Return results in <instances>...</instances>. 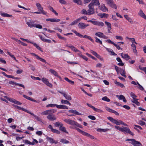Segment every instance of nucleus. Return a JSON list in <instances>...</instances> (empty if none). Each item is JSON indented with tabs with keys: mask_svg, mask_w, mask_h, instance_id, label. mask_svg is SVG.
<instances>
[{
	"mask_svg": "<svg viewBox=\"0 0 146 146\" xmlns=\"http://www.w3.org/2000/svg\"><path fill=\"white\" fill-rule=\"evenodd\" d=\"M56 110L52 109L48 110L42 112L41 114L43 115H48L46 118L50 121H53L56 120L57 118L55 115L53 114L55 113Z\"/></svg>",
	"mask_w": 146,
	"mask_h": 146,
	"instance_id": "obj_1",
	"label": "nucleus"
},
{
	"mask_svg": "<svg viewBox=\"0 0 146 146\" xmlns=\"http://www.w3.org/2000/svg\"><path fill=\"white\" fill-rule=\"evenodd\" d=\"M107 118L111 122L114 123L116 124L117 125H120V124H122L123 125L127 126L128 125L123 122L122 121L120 120H116L114 119L112 117H108Z\"/></svg>",
	"mask_w": 146,
	"mask_h": 146,
	"instance_id": "obj_2",
	"label": "nucleus"
},
{
	"mask_svg": "<svg viewBox=\"0 0 146 146\" xmlns=\"http://www.w3.org/2000/svg\"><path fill=\"white\" fill-rule=\"evenodd\" d=\"M126 141H131L129 143L133 145L134 146H142L141 143L133 139H128L126 140Z\"/></svg>",
	"mask_w": 146,
	"mask_h": 146,
	"instance_id": "obj_3",
	"label": "nucleus"
},
{
	"mask_svg": "<svg viewBox=\"0 0 146 146\" xmlns=\"http://www.w3.org/2000/svg\"><path fill=\"white\" fill-rule=\"evenodd\" d=\"M73 32L76 35L80 37V38H85L88 39L89 40H90L92 42H94V40L90 36H88L86 35H85L84 36L80 34L79 33L77 32L76 31H73Z\"/></svg>",
	"mask_w": 146,
	"mask_h": 146,
	"instance_id": "obj_4",
	"label": "nucleus"
},
{
	"mask_svg": "<svg viewBox=\"0 0 146 146\" xmlns=\"http://www.w3.org/2000/svg\"><path fill=\"white\" fill-rule=\"evenodd\" d=\"M100 4V3L99 0H95V1L93 2H91L89 4L88 7L90 9L94 11V5H99Z\"/></svg>",
	"mask_w": 146,
	"mask_h": 146,
	"instance_id": "obj_5",
	"label": "nucleus"
},
{
	"mask_svg": "<svg viewBox=\"0 0 146 146\" xmlns=\"http://www.w3.org/2000/svg\"><path fill=\"white\" fill-rule=\"evenodd\" d=\"M81 13L83 14L90 15L94 13L95 11L90 9L87 11L86 9H84L82 10Z\"/></svg>",
	"mask_w": 146,
	"mask_h": 146,
	"instance_id": "obj_6",
	"label": "nucleus"
},
{
	"mask_svg": "<svg viewBox=\"0 0 146 146\" xmlns=\"http://www.w3.org/2000/svg\"><path fill=\"white\" fill-rule=\"evenodd\" d=\"M36 5L37 7L38 10L41 12V13L43 15H46L47 13L45 12L43 10V7L41 6L40 3H36Z\"/></svg>",
	"mask_w": 146,
	"mask_h": 146,
	"instance_id": "obj_7",
	"label": "nucleus"
},
{
	"mask_svg": "<svg viewBox=\"0 0 146 146\" xmlns=\"http://www.w3.org/2000/svg\"><path fill=\"white\" fill-rule=\"evenodd\" d=\"M121 131L124 133H125V132L133 136L134 135L133 133L130 131V129L127 127H123V128H122Z\"/></svg>",
	"mask_w": 146,
	"mask_h": 146,
	"instance_id": "obj_8",
	"label": "nucleus"
},
{
	"mask_svg": "<svg viewBox=\"0 0 146 146\" xmlns=\"http://www.w3.org/2000/svg\"><path fill=\"white\" fill-rule=\"evenodd\" d=\"M88 22H91L94 25H98L99 26H103L104 25V23L103 22H100L98 21L88 20Z\"/></svg>",
	"mask_w": 146,
	"mask_h": 146,
	"instance_id": "obj_9",
	"label": "nucleus"
},
{
	"mask_svg": "<svg viewBox=\"0 0 146 146\" xmlns=\"http://www.w3.org/2000/svg\"><path fill=\"white\" fill-rule=\"evenodd\" d=\"M65 122L72 125H74L75 123V121L70 119H65L64 120Z\"/></svg>",
	"mask_w": 146,
	"mask_h": 146,
	"instance_id": "obj_10",
	"label": "nucleus"
},
{
	"mask_svg": "<svg viewBox=\"0 0 146 146\" xmlns=\"http://www.w3.org/2000/svg\"><path fill=\"white\" fill-rule=\"evenodd\" d=\"M99 8L104 12L108 11V9L104 4L101 5V6H99Z\"/></svg>",
	"mask_w": 146,
	"mask_h": 146,
	"instance_id": "obj_11",
	"label": "nucleus"
},
{
	"mask_svg": "<svg viewBox=\"0 0 146 146\" xmlns=\"http://www.w3.org/2000/svg\"><path fill=\"white\" fill-rule=\"evenodd\" d=\"M35 22V21L30 20L29 22H27V24L29 27L31 28L33 27H35V24L34 23Z\"/></svg>",
	"mask_w": 146,
	"mask_h": 146,
	"instance_id": "obj_12",
	"label": "nucleus"
},
{
	"mask_svg": "<svg viewBox=\"0 0 146 146\" xmlns=\"http://www.w3.org/2000/svg\"><path fill=\"white\" fill-rule=\"evenodd\" d=\"M106 109L107 111H108L109 112L113 113L115 114L116 115H119V113L118 112H117V111H115L111 109L108 108V107H106Z\"/></svg>",
	"mask_w": 146,
	"mask_h": 146,
	"instance_id": "obj_13",
	"label": "nucleus"
},
{
	"mask_svg": "<svg viewBox=\"0 0 146 146\" xmlns=\"http://www.w3.org/2000/svg\"><path fill=\"white\" fill-rule=\"evenodd\" d=\"M58 92L63 95L64 96L65 98L68 100H71L72 99V98L69 95H67L65 93H63L61 91H58Z\"/></svg>",
	"mask_w": 146,
	"mask_h": 146,
	"instance_id": "obj_14",
	"label": "nucleus"
},
{
	"mask_svg": "<svg viewBox=\"0 0 146 146\" xmlns=\"http://www.w3.org/2000/svg\"><path fill=\"white\" fill-rule=\"evenodd\" d=\"M47 21H50L52 22H58L60 21V19H56L55 18L47 19H46Z\"/></svg>",
	"mask_w": 146,
	"mask_h": 146,
	"instance_id": "obj_15",
	"label": "nucleus"
},
{
	"mask_svg": "<svg viewBox=\"0 0 146 146\" xmlns=\"http://www.w3.org/2000/svg\"><path fill=\"white\" fill-rule=\"evenodd\" d=\"M9 84H13V85H14L15 84V85H17L18 86H19L22 87L24 89L25 88V86H24L22 84H21L17 83H16V82H13L12 81H10L9 82Z\"/></svg>",
	"mask_w": 146,
	"mask_h": 146,
	"instance_id": "obj_16",
	"label": "nucleus"
},
{
	"mask_svg": "<svg viewBox=\"0 0 146 146\" xmlns=\"http://www.w3.org/2000/svg\"><path fill=\"white\" fill-rule=\"evenodd\" d=\"M121 56L122 58L126 59L127 60L131 59L130 57L127 54H123V53H121Z\"/></svg>",
	"mask_w": 146,
	"mask_h": 146,
	"instance_id": "obj_17",
	"label": "nucleus"
},
{
	"mask_svg": "<svg viewBox=\"0 0 146 146\" xmlns=\"http://www.w3.org/2000/svg\"><path fill=\"white\" fill-rule=\"evenodd\" d=\"M138 14L141 17L146 20V16L143 13V11L141 9L140 10V11L138 13Z\"/></svg>",
	"mask_w": 146,
	"mask_h": 146,
	"instance_id": "obj_18",
	"label": "nucleus"
},
{
	"mask_svg": "<svg viewBox=\"0 0 146 146\" xmlns=\"http://www.w3.org/2000/svg\"><path fill=\"white\" fill-rule=\"evenodd\" d=\"M23 97L25 98H26L27 100H30L31 101L34 102H37L38 103L39 102H38L36 100H35L33 99V98H30V97H29L25 95H23Z\"/></svg>",
	"mask_w": 146,
	"mask_h": 146,
	"instance_id": "obj_19",
	"label": "nucleus"
},
{
	"mask_svg": "<svg viewBox=\"0 0 146 146\" xmlns=\"http://www.w3.org/2000/svg\"><path fill=\"white\" fill-rule=\"evenodd\" d=\"M39 36L40 39L43 42H46L48 43H51V41L50 40L45 39L41 35H39Z\"/></svg>",
	"mask_w": 146,
	"mask_h": 146,
	"instance_id": "obj_20",
	"label": "nucleus"
},
{
	"mask_svg": "<svg viewBox=\"0 0 146 146\" xmlns=\"http://www.w3.org/2000/svg\"><path fill=\"white\" fill-rule=\"evenodd\" d=\"M63 125H61V126L59 127V130L62 131L66 133H68V132L66 131V128L65 127L63 126Z\"/></svg>",
	"mask_w": 146,
	"mask_h": 146,
	"instance_id": "obj_21",
	"label": "nucleus"
},
{
	"mask_svg": "<svg viewBox=\"0 0 146 146\" xmlns=\"http://www.w3.org/2000/svg\"><path fill=\"white\" fill-rule=\"evenodd\" d=\"M14 106L15 107L21 110L28 113H29V111L23 108V107H19L18 106H17L15 105H14Z\"/></svg>",
	"mask_w": 146,
	"mask_h": 146,
	"instance_id": "obj_22",
	"label": "nucleus"
},
{
	"mask_svg": "<svg viewBox=\"0 0 146 146\" xmlns=\"http://www.w3.org/2000/svg\"><path fill=\"white\" fill-rule=\"evenodd\" d=\"M116 60L119 62L117 64L118 65L123 66L124 65V63L122 62V60L119 57H117L116 58Z\"/></svg>",
	"mask_w": 146,
	"mask_h": 146,
	"instance_id": "obj_23",
	"label": "nucleus"
},
{
	"mask_svg": "<svg viewBox=\"0 0 146 146\" xmlns=\"http://www.w3.org/2000/svg\"><path fill=\"white\" fill-rule=\"evenodd\" d=\"M46 139L48 141L52 143H54L55 144H56L58 143L57 141H55L54 139L52 138L48 137L46 138Z\"/></svg>",
	"mask_w": 146,
	"mask_h": 146,
	"instance_id": "obj_24",
	"label": "nucleus"
},
{
	"mask_svg": "<svg viewBox=\"0 0 146 146\" xmlns=\"http://www.w3.org/2000/svg\"><path fill=\"white\" fill-rule=\"evenodd\" d=\"M68 111L70 113H73L76 115H81V113H79L75 110H69Z\"/></svg>",
	"mask_w": 146,
	"mask_h": 146,
	"instance_id": "obj_25",
	"label": "nucleus"
},
{
	"mask_svg": "<svg viewBox=\"0 0 146 146\" xmlns=\"http://www.w3.org/2000/svg\"><path fill=\"white\" fill-rule=\"evenodd\" d=\"M85 24L83 23H80L78 25L79 28L81 29H85Z\"/></svg>",
	"mask_w": 146,
	"mask_h": 146,
	"instance_id": "obj_26",
	"label": "nucleus"
},
{
	"mask_svg": "<svg viewBox=\"0 0 146 146\" xmlns=\"http://www.w3.org/2000/svg\"><path fill=\"white\" fill-rule=\"evenodd\" d=\"M29 113L31 115H33L34 117H35L36 118L37 120H38V121H40L41 122L42 121V120L41 119L40 117L38 116H36V115H35L33 113H31L29 111Z\"/></svg>",
	"mask_w": 146,
	"mask_h": 146,
	"instance_id": "obj_27",
	"label": "nucleus"
},
{
	"mask_svg": "<svg viewBox=\"0 0 146 146\" xmlns=\"http://www.w3.org/2000/svg\"><path fill=\"white\" fill-rule=\"evenodd\" d=\"M56 107L58 108L59 109H68V108L66 106L63 105H57L56 106Z\"/></svg>",
	"mask_w": 146,
	"mask_h": 146,
	"instance_id": "obj_28",
	"label": "nucleus"
},
{
	"mask_svg": "<svg viewBox=\"0 0 146 146\" xmlns=\"http://www.w3.org/2000/svg\"><path fill=\"white\" fill-rule=\"evenodd\" d=\"M49 71L50 73L53 74L55 76H58V73L54 70L52 69H50L49 70Z\"/></svg>",
	"mask_w": 146,
	"mask_h": 146,
	"instance_id": "obj_29",
	"label": "nucleus"
},
{
	"mask_svg": "<svg viewBox=\"0 0 146 146\" xmlns=\"http://www.w3.org/2000/svg\"><path fill=\"white\" fill-rule=\"evenodd\" d=\"M118 99L119 100H123L124 102H127V100L125 97L122 95H121L119 96Z\"/></svg>",
	"mask_w": 146,
	"mask_h": 146,
	"instance_id": "obj_30",
	"label": "nucleus"
},
{
	"mask_svg": "<svg viewBox=\"0 0 146 146\" xmlns=\"http://www.w3.org/2000/svg\"><path fill=\"white\" fill-rule=\"evenodd\" d=\"M114 83L117 86H119L121 88H123L124 85L123 84H121L119 82H118L116 81H115L114 82Z\"/></svg>",
	"mask_w": 146,
	"mask_h": 146,
	"instance_id": "obj_31",
	"label": "nucleus"
},
{
	"mask_svg": "<svg viewBox=\"0 0 146 146\" xmlns=\"http://www.w3.org/2000/svg\"><path fill=\"white\" fill-rule=\"evenodd\" d=\"M109 5L111 8L115 9H116L117 8V5L114 3L113 1L109 4Z\"/></svg>",
	"mask_w": 146,
	"mask_h": 146,
	"instance_id": "obj_32",
	"label": "nucleus"
},
{
	"mask_svg": "<svg viewBox=\"0 0 146 146\" xmlns=\"http://www.w3.org/2000/svg\"><path fill=\"white\" fill-rule=\"evenodd\" d=\"M124 16L125 18L129 22H130L131 23H133L132 20L127 15H125Z\"/></svg>",
	"mask_w": 146,
	"mask_h": 146,
	"instance_id": "obj_33",
	"label": "nucleus"
},
{
	"mask_svg": "<svg viewBox=\"0 0 146 146\" xmlns=\"http://www.w3.org/2000/svg\"><path fill=\"white\" fill-rule=\"evenodd\" d=\"M8 54L12 58H13L14 60H15L17 62H18V61L16 60L15 57L14 56V55L11 54V53L9 51H7V52Z\"/></svg>",
	"mask_w": 146,
	"mask_h": 146,
	"instance_id": "obj_34",
	"label": "nucleus"
},
{
	"mask_svg": "<svg viewBox=\"0 0 146 146\" xmlns=\"http://www.w3.org/2000/svg\"><path fill=\"white\" fill-rule=\"evenodd\" d=\"M64 79L66 81L68 82L69 83H70L71 84L73 85L74 84V81L70 80L67 77H65Z\"/></svg>",
	"mask_w": 146,
	"mask_h": 146,
	"instance_id": "obj_35",
	"label": "nucleus"
},
{
	"mask_svg": "<svg viewBox=\"0 0 146 146\" xmlns=\"http://www.w3.org/2000/svg\"><path fill=\"white\" fill-rule=\"evenodd\" d=\"M54 125L55 127H58L59 126L60 127L61 125H63V124L59 121H57L54 123Z\"/></svg>",
	"mask_w": 146,
	"mask_h": 146,
	"instance_id": "obj_36",
	"label": "nucleus"
},
{
	"mask_svg": "<svg viewBox=\"0 0 146 146\" xmlns=\"http://www.w3.org/2000/svg\"><path fill=\"white\" fill-rule=\"evenodd\" d=\"M61 103L62 104H68L70 106L71 105L70 103L67 100H62L61 101Z\"/></svg>",
	"mask_w": 146,
	"mask_h": 146,
	"instance_id": "obj_37",
	"label": "nucleus"
},
{
	"mask_svg": "<svg viewBox=\"0 0 146 146\" xmlns=\"http://www.w3.org/2000/svg\"><path fill=\"white\" fill-rule=\"evenodd\" d=\"M138 100V99H135L134 100H131V102L135 103L137 106H139L140 105V103L137 101Z\"/></svg>",
	"mask_w": 146,
	"mask_h": 146,
	"instance_id": "obj_38",
	"label": "nucleus"
},
{
	"mask_svg": "<svg viewBox=\"0 0 146 146\" xmlns=\"http://www.w3.org/2000/svg\"><path fill=\"white\" fill-rule=\"evenodd\" d=\"M103 35V33H101V32L96 33L95 34V35L97 36L100 37H101V38H102Z\"/></svg>",
	"mask_w": 146,
	"mask_h": 146,
	"instance_id": "obj_39",
	"label": "nucleus"
},
{
	"mask_svg": "<svg viewBox=\"0 0 146 146\" xmlns=\"http://www.w3.org/2000/svg\"><path fill=\"white\" fill-rule=\"evenodd\" d=\"M73 1L74 3L78 4L81 5L82 4V2L80 0H73Z\"/></svg>",
	"mask_w": 146,
	"mask_h": 146,
	"instance_id": "obj_40",
	"label": "nucleus"
},
{
	"mask_svg": "<svg viewBox=\"0 0 146 146\" xmlns=\"http://www.w3.org/2000/svg\"><path fill=\"white\" fill-rule=\"evenodd\" d=\"M130 96L133 98V100L137 99L136 98L137 96L133 92H131L130 93Z\"/></svg>",
	"mask_w": 146,
	"mask_h": 146,
	"instance_id": "obj_41",
	"label": "nucleus"
},
{
	"mask_svg": "<svg viewBox=\"0 0 146 146\" xmlns=\"http://www.w3.org/2000/svg\"><path fill=\"white\" fill-rule=\"evenodd\" d=\"M125 70L123 69H121L120 74L121 76L125 78L126 77V76L125 75Z\"/></svg>",
	"mask_w": 146,
	"mask_h": 146,
	"instance_id": "obj_42",
	"label": "nucleus"
},
{
	"mask_svg": "<svg viewBox=\"0 0 146 146\" xmlns=\"http://www.w3.org/2000/svg\"><path fill=\"white\" fill-rule=\"evenodd\" d=\"M34 46L36 47V48L39 50H40L42 52L43 50H42V48H40L38 44H36V43H32Z\"/></svg>",
	"mask_w": 146,
	"mask_h": 146,
	"instance_id": "obj_43",
	"label": "nucleus"
},
{
	"mask_svg": "<svg viewBox=\"0 0 146 146\" xmlns=\"http://www.w3.org/2000/svg\"><path fill=\"white\" fill-rule=\"evenodd\" d=\"M25 143L28 144L29 145H34L35 144V143L34 142H31L27 140H25Z\"/></svg>",
	"mask_w": 146,
	"mask_h": 146,
	"instance_id": "obj_44",
	"label": "nucleus"
},
{
	"mask_svg": "<svg viewBox=\"0 0 146 146\" xmlns=\"http://www.w3.org/2000/svg\"><path fill=\"white\" fill-rule=\"evenodd\" d=\"M1 15L3 16L4 17H10L12 16V15L7 14V13H1Z\"/></svg>",
	"mask_w": 146,
	"mask_h": 146,
	"instance_id": "obj_45",
	"label": "nucleus"
},
{
	"mask_svg": "<svg viewBox=\"0 0 146 146\" xmlns=\"http://www.w3.org/2000/svg\"><path fill=\"white\" fill-rule=\"evenodd\" d=\"M102 100L107 102H109L110 101V99L107 96H105L102 98Z\"/></svg>",
	"mask_w": 146,
	"mask_h": 146,
	"instance_id": "obj_46",
	"label": "nucleus"
},
{
	"mask_svg": "<svg viewBox=\"0 0 146 146\" xmlns=\"http://www.w3.org/2000/svg\"><path fill=\"white\" fill-rule=\"evenodd\" d=\"M60 142L63 143H69V141L65 139H61Z\"/></svg>",
	"mask_w": 146,
	"mask_h": 146,
	"instance_id": "obj_47",
	"label": "nucleus"
},
{
	"mask_svg": "<svg viewBox=\"0 0 146 146\" xmlns=\"http://www.w3.org/2000/svg\"><path fill=\"white\" fill-rule=\"evenodd\" d=\"M15 40L16 41H17L18 42H19L21 45H22L24 46H27V44H26L24 43V42L21 41H20V40H16V39H15Z\"/></svg>",
	"mask_w": 146,
	"mask_h": 146,
	"instance_id": "obj_48",
	"label": "nucleus"
},
{
	"mask_svg": "<svg viewBox=\"0 0 146 146\" xmlns=\"http://www.w3.org/2000/svg\"><path fill=\"white\" fill-rule=\"evenodd\" d=\"M52 131L53 133H56L58 134H60V132L59 130L54 129H52Z\"/></svg>",
	"mask_w": 146,
	"mask_h": 146,
	"instance_id": "obj_49",
	"label": "nucleus"
},
{
	"mask_svg": "<svg viewBox=\"0 0 146 146\" xmlns=\"http://www.w3.org/2000/svg\"><path fill=\"white\" fill-rule=\"evenodd\" d=\"M95 41L98 43H99L100 44H102V41L99 39L97 37H96L95 38Z\"/></svg>",
	"mask_w": 146,
	"mask_h": 146,
	"instance_id": "obj_50",
	"label": "nucleus"
},
{
	"mask_svg": "<svg viewBox=\"0 0 146 146\" xmlns=\"http://www.w3.org/2000/svg\"><path fill=\"white\" fill-rule=\"evenodd\" d=\"M93 109L96 111L98 112H103V111L102 110H101L100 109L96 108H95L94 107Z\"/></svg>",
	"mask_w": 146,
	"mask_h": 146,
	"instance_id": "obj_51",
	"label": "nucleus"
},
{
	"mask_svg": "<svg viewBox=\"0 0 146 146\" xmlns=\"http://www.w3.org/2000/svg\"><path fill=\"white\" fill-rule=\"evenodd\" d=\"M57 36H58V37L60 39H62V40H66V39L64 38V37L61 36L58 33H56Z\"/></svg>",
	"mask_w": 146,
	"mask_h": 146,
	"instance_id": "obj_52",
	"label": "nucleus"
},
{
	"mask_svg": "<svg viewBox=\"0 0 146 146\" xmlns=\"http://www.w3.org/2000/svg\"><path fill=\"white\" fill-rule=\"evenodd\" d=\"M35 27L37 28L41 29L42 28V26L41 25L39 24H35Z\"/></svg>",
	"mask_w": 146,
	"mask_h": 146,
	"instance_id": "obj_53",
	"label": "nucleus"
},
{
	"mask_svg": "<svg viewBox=\"0 0 146 146\" xmlns=\"http://www.w3.org/2000/svg\"><path fill=\"white\" fill-rule=\"evenodd\" d=\"M37 59L39 60L40 61L43 62H44L45 63H46V60L44 59L39 57V56H38L37 57Z\"/></svg>",
	"mask_w": 146,
	"mask_h": 146,
	"instance_id": "obj_54",
	"label": "nucleus"
},
{
	"mask_svg": "<svg viewBox=\"0 0 146 146\" xmlns=\"http://www.w3.org/2000/svg\"><path fill=\"white\" fill-rule=\"evenodd\" d=\"M105 23L106 24L108 27V28H111V24L110 23L108 22L107 21H106Z\"/></svg>",
	"mask_w": 146,
	"mask_h": 146,
	"instance_id": "obj_55",
	"label": "nucleus"
},
{
	"mask_svg": "<svg viewBox=\"0 0 146 146\" xmlns=\"http://www.w3.org/2000/svg\"><path fill=\"white\" fill-rule=\"evenodd\" d=\"M57 105L56 104H50L47 105L46 106V107H55V106H56Z\"/></svg>",
	"mask_w": 146,
	"mask_h": 146,
	"instance_id": "obj_56",
	"label": "nucleus"
},
{
	"mask_svg": "<svg viewBox=\"0 0 146 146\" xmlns=\"http://www.w3.org/2000/svg\"><path fill=\"white\" fill-rule=\"evenodd\" d=\"M45 84L47 85L48 86H49L50 87H52V85L48 81V80L45 83Z\"/></svg>",
	"mask_w": 146,
	"mask_h": 146,
	"instance_id": "obj_57",
	"label": "nucleus"
},
{
	"mask_svg": "<svg viewBox=\"0 0 146 146\" xmlns=\"http://www.w3.org/2000/svg\"><path fill=\"white\" fill-rule=\"evenodd\" d=\"M66 46L70 48L72 50L73 49V48H74V46L72 45L71 44H66Z\"/></svg>",
	"mask_w": 146,
	"mask_h": 146,
	"instance_id": "obj_58",
	"label": "nucleus"
},
{
	"mask_svg": "<svg viewBox=\"0 0 146 146\" xmlns=\"http://www.w3.org/2000/svg\"><path fill=\"white\" fill-rule=\"evenodd\" d=\"M88 117L92 120H95L96 119V117L94 116L90 115L88 116Z\"/></svg>",
	"mask_w": 146,
	"mask_h": 146,
	"instance_id": "obj_59",
	"label": "nucleus"
},
{
	"mask_svg": "<svg viewBox=\"0 0 146 146\" xmlns=\"http://www.w3.org/2000/svg\"><path fill=\"white\" fill-rule=\"evenodd\" d=\"M108 15L106 13H103V14L100 15V17L101 18L105 17H106Z\"/></svg>",
	"mask_w": 146,
	"mask_h": 146,
	"instance_id": "obj_60",
	"label": "nucleus"
},
{
	"mask_svg": "<svg viewBox=\"0 0 146 146\" xmlns=\"http://www.w3.org/2000/svg\"><path fill=\"white\" fill-rule=\"evenodd\" d=\"M14 101H13V103L17 105H21L22 103L20 102L15 100H14Z\"/></svg>",
	"mask_w": 146,
	"mask_h": 146,
	"instance_id": "obj_61",
	"label": "nucleus"
},
{
	"mask_svg": "<svg viewBox=\"0 0 146 146\" xmlns=\"http://www.w3.org/2000/svg\"><path fill=\"white\" fill-rule=\"evenodd\" d=\"M59 2L62 4H65L66 2V1L64 0H59Z\"/></svg>",
	"mask_w": 146,
	"mask_h": 146,
	"instance_id": "obj_62",
	"label": "nucleus"
},
{
	"mask_svg": "<svg viewBox=\"0 0 146 146\" xmlns=\"http://www.w3.org/2000/svg\"><path fill=\"white\" fill-rule=\"evenodd\" d=\"M113 45L115 46L118 49V50L121 49V50H122V48H120V47L119 45H118L117 44H116L114 43V44H113Z\"/></svg>",
	"mask_w": 146,
	"mask_h": 146,
	"instance_id": "obj_63",
	"label": "nucleus"
},
{
	"mask_svg": "<svg viewBox=\"0 0 146 146\" xmlns=\"http://www.w3.org/2000/svg\"><path fill=\"white\" fill-rule=\"evenodd\" d=\"M138 123L141 125H144L145 123L144 121L140 120L139 121Z\"/></svg>",
	"mask_w": 146,
	"mask_h": 146,
	"instance_id": "obj_64",
	"label": "nucleus"
}]
</instances>
